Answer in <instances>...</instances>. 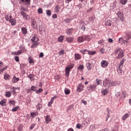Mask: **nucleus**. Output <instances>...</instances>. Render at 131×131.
Listing matches in <instances>:
<instances>
[{
	"mask_svg": "<svg viewBox=\"0 0 131 131\" xmlns=\"http://www.w3.org/2000/svg\"><path fill=\"white\" fill-rule=\"evenodd\" d=\"M31 90L33 91V92H35V91H36V86H32L31 87Z\"/></svg>",
	"mask_w": 131,
	"mask_h": 131,
	"instance_id": "57",
	"label": "nucleus"
},
{
	"mask_svg": "<svg viewBox=\"0 0 131 131\" xmlns=\"http://www.w3.org/2000/svg\"><path fill=\"white\" fill-rule=\"evenodd\" d=\"M73 67H74V65L70 64L66 68V76H69V73H70V71H71V69H72Z\"/></svg>",
	"mask_w": 131,
	"mask_h": 131,
	"instance_id": "3",
	"label": "nucleus"
},
{
	"mask_svg": "<svg viewBox=\"0 0 131 131\" xmlns=\"http://www.w3.org/2000/svg\"><path fill=\"white\" fill-rule=\"evenodd\" d=\"M43 90L42 89H39L38 90L36 91V94H39L40 93H42Z\"/></svg>",
	"mask_w": 131,
	"mask_h": 131,
	"instance_id": "53",
	"label": "nucleus"
},
{
	"mask_svg": "<svg viewBox=\"0 0 131 131\" xmlns=\"http://www.w3.org/2000/svg\"><path fill=\"white\" fill-rule=\"evenodd\" d=\"M8 67H5L4 68L0 69V74H2V72H4V70H7Z\"/></svg>",
	"mask_w": 131,
	"mask_h": 131,
	"instance_id": "43",
	"label": "nucleus"
},
{
	"mask_svg": "<svg viewBox=\"0 0 131 131\" xmlns=\"http://www.w3.org/2000/svg\"><path fill=\"white\" fill-rule=\"evenodd\" d=\"M86 66L88 70H92V68H93V64L90 62H87L86 63Z\"/></svg>",
	"mask_w": 131,
	"mask_h": 131,
	"instance_id": "18",
	"label": "nucleus"
},
{
	"mask_svg": "<svg viewBox=\"0 0 131 131\" xmlns=\"http://www.w3.org/2000/svg\"><path fill=\"white\" fill-rule=\"evenodd\" d=\"M9 104H11V105H15V102L14 100H10L9 101Z\"/></svg>",
	"mask_w": 131,
	"mask_h": 131,
	"instance_id": "59",
	"label": "nucleus"
},
{
	"mask_svg": "<svg viewBox=\"0 0 131 131\" xmlns=\"http://www.w3.org/2000/svg\"><path fill=\"white\" fill-rule=\"evenodd\" d=\"M117 15L118 19H120V20L122 21V22H123V21H124V17H123V13L120 11H119L117 13Z\"/></svg>",
	"mask_w": 131,
	"mask_h": 131,
	"instance_id": "4",
	"label": "nucleus"
},
{
	"mask_svg": "<svg viewBox=\"0 0 131 131\" xmlns=\"http://www.w3.org/2000/svg\"><path fill=\"white\" fill-rule=\"evenodd\" d=\"M20 51H22V53H26L27 50L25 48V46L23 45H20L19 48Z\"/></svg>",
	"mask_w": 131,
	"mask_h": 131,
	"instance_id": "16",
	"label": "nucleus"
},
{
	"mask_svg": "<svg viewBox=\"0 0 131 131\" xmlns=\"http://www.w3.org/2000/svg\"><path fill=\"white\" fill-rule=\"evenodd\" d=\"M51 120H52L51 119L50 116L47 115L45 117V121L47 124L49 123V122H50V121H51Z\"/></svg>",
	"mask_w": 131,
	"mask_h": 131,
	"instance_id": "23",
	"label": "nucleus"
},
{
	"mask_svg": "<svg viewBox=\"0 0 131 131\" xmlns=\"http://www.w3.org/2000/svg\"><path fill=\"white\" fill-rule=\"evenodd\" d=\"M9 77H10V75L8 74L4 75V79H6V80H7V79H9Z\"/></svg>",
	"mask_w": 131,
	"mask_h": 131,
	"instance_id": "58",
	"label": "nucleus"
},
{
	"mask_svg": "<svg viewBox=\"0 0 131 131\" xmlns=\"http://www.w3.org/2000/svg\"><path fill=\"white\" fill-rule=\"evenodd\" d=\"M117 72L119 74V75H122L124 74V70L123 69V68H119L117 69Z\"/></svg>",
	"mask_w": 131,
	"mask_h": 131,
	"instance_id": "8",
	"label": "nucleus"
},
{
	"mask_svg": "<svg viewBox=\"0 0 131 131\" xmlns=\"http://www.w3.org/2000/svg\"><path fill=\"white\" fill-rule=\"evenodd\" d=\"M64 94L65 95H69V94H70V90L66 88L64 89Z\"/></svg>",
	"mask_w": 131,
	"mask_h": 131,
	"instance_id": "35",
	"label": "nucleus"
},
{
	"mask_svg": "<svg viewBox=\"0 0 131 131\" xmlns=\"http://www.w3.org/2000/svg\"><path fill=\"white\" fill-rule=\"evenodd\" d=\"M9 22L11 23V24L12 26H15V25H16V19H15V18H13L12 15H10V19L9 20Z\"/></svg>",
	"mask_w": 131,
	"mask_h": 131,
	"instance_id": "10",
	"label": "nucleus"
},
{
	"mask_svg": "<svg viewBox=\"0 0 131 131\" xmlns=\"http://www.w3.org/2000/svg\"><path fill=\"white\" fill-rule=\"evenodd\" d=\"M96 81L97 85H100V83L102 82V80L96 79Z\"/></svg>",
	"mask_w": 131,
	"mask_h": 131,
	"instance_id": "50",
	"label": "nucleus"
},
{
	"mask_svg": "<svg viewBox=\"0 0 131 131\" xmlns=\"http://www.w3.org/2000/svg\"><path fill=\"white\" fill-rule=\"evenodd\" d=\"M129 41H127V40H124L122 38H120L119 39V43H124V45H127V42Z\"/></svg>",
	"mask_w": 131,
	"mask_h": 131,
	"instance_id": "12",
	"label": "nucleus"
},
{
	"mask_svg": "<svg viewBox=\"0 0 131 131\" xmlns=\"http://www.w3.org/2000/svg\"><path fill=\"white\" fill-rule=\"evenodd\" d=\"M121 5H125L127 3V0H120Z\"/></svg>",
	"mask_w": 131,
	"mask_h": 131,
	"instance_id": "42",
	"label": "nucleus"
},
{
	"mask_svg": "<svg viewBox=\"0 0 131 131\" xmlns=\"http://www.w3.org/2000/svg\"><path fill=\"white\" fill-rule=\"evenodd\" d=\"M28 61L30 64H32V63H33V59H31L30 56L28 58Z\"/></svg>",
	"mask_w": 131,
	"mask_h": 131,
	"instance_id": "52",
	"label": "nucleus"
},
{
	"mask_svg": "<svg viewBox=\"0 0 131 131\" xmlns=\"http://www.w3.org/2000/svg\"><path fill=\"white\" fill-rule=\"evenodd\" d=\"M20 14L21 15H22L23 18H24V19H26V20H30V17L28 16V14H27V13L24 12H21Z\"/></svg>",
	"mask_w": 131,
	"mask_h": 131,
	"instance_id": "9",
	"label": "nucleus"
},
{
	"mask_svg": "<svg viewBox=\"0 0 131 131\" xmlns=\"http://www.w3.org/2000/svg\"><path fill=\"white\" fill-rule=\"evenodd\" d=\"M32 27L34 29L37 28V24H36V21L34 19L32 20Z\"/></svg>",
	"mask_w": 131,
	"mask_h": 131,
	"instance_id": "17",
	"label": "nucleus"
},
{
	"mask_svg": "<svg viewBox=\"0 0 131 131\" xmlns=\"http://www.w3.org/2000/svg\"><path fill=\"white\" fill-rule=\"evenodd\" d=\"M129 117V115H128L127 114H125L122 117L123 120H125L127 118H128Z\"/></svg>",
	"mask_w": 131,
	"mask_h": 131,
	"instance_id": "38",
	"label": "nucleus"
},
{
	"mask_svg": "<svg viewBox=\"0 0 131 131\" xmlns=\"http://www.w3.org/2000/svg\"><path fill=\"white\" fill-rule=\"evenodd\" d=\"M38 42H33V43L32 44L31 48L32 49H35L37 48V46H38Z\"/></svg>",
	"mask_w": 131,
	"mask_h": 131,
	"instance_id": "20",
	"label": "nucleus"
},
{
	"mask_svg": "<svg viewBox=\"0 0 131 131\" xmlns=\"http://www.w3.org/2000/svg\"><path fill=\"white\" fill-rule=\"evenodd\" d=\"M57 98H58V97H57V96H54L53 98H51V100H50V102L53 103H54V101L55 100V99H57Z\"/></svg>",
	"mask_w": 131,
	"mask_h": 131,
	"instance_id": "46",
	"label": "nucleus"
},
{
	"mask_svg": "<svg viewBox=\"0 0 131 131\" xmlns=\"http://www.w3.org/2000/svg\"><path fill=\"white\" fill-rule=\"evenodd\" d=\"M28 77L30 78V80H34L35 76L33 74H29L28 76Z\"/></svg>",
	"mask_w": 131,
	"mask_h": 131,
	"instance_id": "30",
	"label": "nucleus"
},
{
	"mask_svg": "<svg viewBox=\"0 0 131 131\" xmlns=\"http://www.w3.org/2000/svg\"><path fill=\"white\" fill-rule=\"evenodd\" d=\"M99 52L101 54H104V53H105V49L104 48H101Z\"/></svg>",
	"mask_w": 131,
	"mask_h": 131,
	"instance_id": "49",
	"label": "nucleus"
},
{
	"mask_svg": "<svg viewBox=\"0 0 131 131\" xmlns=\"http://www.w3.org/2000/svg\"><path fill=\"white\" fill-rule=\"evenodd\" d=\"M31 0H19V4H21L25 6L30 5Z\"/></svg>",
	"mask_w": 131,
	"mask_h": 131,
	"instance_id": "6",
	"label": "nucleus"
},
{
	"mask_svg": "<svg viewBox=\"0 0 131 131\" xmlns=\"http://www.w3.org/2000/svg\"><path fill=\"white\" fill-rule=\"evenodd\" d=\"M31 40L32 42H38V41H39V39L37 37V36L34 35L31 38Z\"/></svg>",
	"mask_w": 131,
	"mask_h": 131,
	"instance_id": "13",
	"label": "nucleus"
},
{
	"mask_svg": "<svg viewBox=\"0 0 131 131\" xmlns=\"http://www.w3.org/2000/svg\"><path fill=\"white\" fill-rule=\"evenodd\" d=\"M73 39H74L73 37H67V42H72V41H73Z\"/></svg>",
	"mask_w": 131,
	"mask_h": 131,
	"instance_id": "26",
	"label": "nucleus"
},
{
	"mask_svg": "<svg viewBox=\"0 0 131 131\" xmlns=\"http://www.w3.org/2000/svg\"><path fill=\"white\" fill-rule=\"evenodd\" d=\"M57 98H58V97H57V96H54L53 98H51V100H50V102L53 103H54V101L55 100V99H57Z\"/></svg>",
	"mask_w": 131,
	"mask_h": 131,
	"instance_id": "45",
	"label": "nucleus"
},
{
	"mask_svg": "<svg viewBox=\"0 0 131 131\" xmlns=\"http://www.w3.org/2000/svg\"><path fill=\"white\" fill-rule=\"evenodd\" d=\"M5 19H6V21H9L11 19V15L9 16V15H6Z\"/></svg>",
	"mask_w": 131,
	"mask_h": 131,
	"instance_id": "44",
	"label": "nucleus"
},
{
	"mask_svg": "<svg viewBox=\"0 0 131 131\" xmlns=\"http://www.w3.org/2000/svg\"><path fill=\"white\" fill-rule=\"evenodd\" d=\"M26 11H27V9H26L23 6L20 7V14L21 12H26Z\"/></svg>",
	"mask_w": 131,
	"mask_h": 131,
	"instance_id": "36",
	"label": "nucleus"
},
{
	"mask_svg": "<svg viewBox=\"0 0 131 131\" xmlns=\"http://www.w3.org/2000/svg\"><path fill=\"white\" fill-rule=\"evenodd\" d=\"M115 55L116 59H122L124 57V52L121 48H118L115 50Z\"/></svg>",
	"mask_w": 131,
	"mask_h": 131,
	"instance_id": "2",
	"label": "nucleus"
},
{
	"mask_svg": "<svg viewBox=\"0 0 131 131\" xmlns=\"http://www.w3.org/2000/svg\"><path fill=\"white\" fill-rule=\"evenodd\" d=\"M22 50H19L18 51H15L14 52H12V55H15L16 56H19V55H21L22 54Z\"/></svg>",
	"mask_w": 131,
	"mask_h": 131,
	"instance_id": "21",
	"label": "nucleus"
},
{
	"mask_svg": "<svg viewBox=\"0 0 131 131\" xmlns=\"http://www.w3.org/2000/svg\"><path fill=\"white\" fill-rule=\"evenodd\" d=\"M21 32L23 33V34L25 35V34H26L27 33V29L25 27H23L21 28Z\"/></svg>",
	"mask_w": 131,
	"mask_h": 131,
	"instance_id": "27",
	"label": "nucleus"
},
{
	"mask_svg": "<svg viewBox=\"0 0 131 131\" xmlns=\"http://www.w3.org/2000/svg\"><path fill=\"white\" fill-rule=\"evenodd\" d=\"M46 14L47 16H51V15H52V12H51V10H46Z\"/></svg>",
	"mask_w": 131,
	"mask_h": 131,
	"instance_id": "48",
	"label": "nucleus"
},
{
	"mask_svg": "<svg viewBox=\"0 0 131 131\" xmlns=\"http://www.w3.org/2000/svg\"><path fill=\"white\" fill-rule=\"evenodd\" d=\"M5 104H6V101L5 100H1L0 101V105H1V106H2L3 107V106H6Z\"/></svg>",
	"mask_w": 131,
	"mask_h": 131,
	"instance_id": "47",
	"label": "nucleus"
},
{
	"mask_svg": "<svg viewBox=\"0 0 131 131\" xmlns=\"http://www.w3.org/2000/svg\"><path fill=\"white\" fill-rule=\"evenodd\" d=\"M95 54H96V51H88L89 55H95Z\"/></svg>",
	"mask_w": 131,
	"mask_h": 131,
	"instance_id": "51",
	"label": "nucleus"
},
{
	"mask_svg": "<svg viewBox=\"0 0 131 131\" xmlns=\"http://www.w3.org/2000/svg\"><path fill=\"white\" fill-rule=\"evenodd\" d=\"M84 40H86L87 41H90L92 38H91V36L90 35H85L84 37Z\"/></svg>",
	"mask_w": 131,
	"mask_h": 131,
	"instance_id": "29",
	"label": "nucleus"
},
{
	"mask_svg": "<svg viewBox=\"0 0 131 131\" xmlns=\"http://www.w3.org/2000/svg\"><path fill=\"white\" fill-rule=\"evenodd\" d=\"M5 96L6 97H7V98H10V97L12 96V93H11V92L8 91L6 93Z\"/></svg>",
	"mask_w": 131,
	"mask_h": 131,
	"instance_id": "34",
	"label": "nucleus"
},
{
	"mask_svg": "<svg viewBox=\"0 0 131 131\" xmlns=\"http://www.w3.org/2000/svg\"><path fill=\"white\" fill-rule=\"evenodd\" d=\"M59 10H60V7L59 6L57 5L55 7V11L57 13H59Z\"/></svg>",
	"mask_w": 131,
	"mask_h": 131,
	"instance_id": "55",
	"label": "nucleus"
},
{
	"mask_svg": "<svg viewBox=\"0 0 131 131\" xmlns=\"http://www.w3.org/2000/svg\"><path fill=\"white\" fill-rule=\"evenodd\" d=\"M75 60L77 61L78 60H80L81 59V55L78 54V53H76L75 54Z\"/></svg>",
	"mask_w": 131,
	"mask_h": 131,
	"instance_id": "15",
	"label": "nucleus"
},
{
	"mask_svg": "<svg viewBox=\"0 0 131 131\" xmlns=\"http://www.w3.org/2000/svg\"><path fill=\"white\" fill-rule=\"evenodd\" d=\"M77 69L78 70H79V71H81V70H83V69H84V67L83 65H80L78 66Z\"/></svg>",
	"mask_w": 131,
	"mask_h": 131,
	"instance_id": "33",
	"label": "nucleus"
},
{
	"mask_svg": "<svg viewBox=\"0 0 131 131\" xmlns=\"http://www.w3.org/2000/svg\"><path fill=\"white\" fill-rule=\"evenodd\" d=\"M42 107V105L40 104V103H38L37 105H36V108H37V110H40V109H41Z\"/></svg>",
	"mask_w": 131,
	"mask_h": 131,
	"instance_id": "40",
	"label": "nucleus"
},
{
	"mask_svg": "<svg viewBox=\"0 0 131 131\" xmlns=\"http://www.w3.org/2000/svg\"><path fill=\"white\" fill-rule=\"evenodd\" d=\"M125 96H126V92H125V91H123L121 96V99H124V98H125Z\"/></svg>",
	"mask_w": 131,
	"mask_h": 131,
	"instance_id": "39",
	"label": "nucleus"
},
{
	"mask_svg": "<svg viewBox=\"0 0 131 131\" xmlns=\"http://www.w3.org/2000/svg\"><path fill=\"white\" fill-rule=\"evenodd\" d=\"M19 79H19V78L16 77V76L13 77L12 78L13 83H16V82H17V81H19Z\"/></svg>",
	"mask_w": 131,
	"mask_h": 131,
	"instance_id": "28",
	"label": "nucleus"
},
{
	"mask_svg": "<svg viewBox=\"0 0 131 131\" xmlns=\"http://www.w3.org/2000/svg\"><path fill=\"white\" fill-rule=\"evenodd\" d=\"M81 29H82V30H83V31H85V26L83 25L81 27Z\"/></svg>",
	"mask_w": 131,
	"mask_h": 131,
	"instance_id": "62",
	"label": "nucleus"
},
{
	"mask_svg": "<svg viewBox=\"0 0 131 131\" xmlns=\"http://www.w3.org/2000/svg\"><path fill=\"white\" fill-rule=\"evenodd\" d=\"M59 55H64V50H61L59 53Z\"/></svg>",
	"mask_w": 131,
	"mask_h": 131,
	"instance_id": "64",
	"label": "nucleus"
},
{
	"mask_svg": "<svg viewBox=\"0 0 131 131\" xmlns=\"http://www.w3.org/2000/svg\"><path fill=\"white\" fill-rule=\"evenodd\" d=\"M42 8H39L38 9V14H42L43 13Z\"/></svg>",
	"mask_w": 131,
	"mask_h": 131,
	"instance_id": "56",
	"label": "nucleus"
},
{
	"mask_svg": "<svg viewBox=\"0 0 131 131\" xmlns=\"http://www.w3.org/2000/svg\"><path fill=\"white\" fill-rule=\"evenodd\" d=\"M103 86H105V88H110L111 86H116V85H117V82L107 79H105L103 80Z\"/></svg>",
	"mask_w": 131,
	"mask_h": 131,
	"instance_id": "1",
	"label": "nucleus"
},
{
	"mask_svg": "<svg viewBox=\"0 0 131 131\" xmlns=\"http://www.w3.org/2000/svg\"><path fill=\"white\" fill-rule=\"evenodd\" d=\"M100 65L102 68H106L109 65V63L106 60H103L101 61Z\"/></svg>",
	"mask_w": 131,
	"mask_h": 131,
	"instance_id": "5",
	"label": "nucleus"
},
{
	"mask_svg": "<svg viewBox=\"0 0 131 131\" xmlns=\"http://www.w3.org/2000/svg\"><path fill=\"white\" fill-rule=\"evenodd\" d=\"M76 127H77V128H78V129H80V128H81V124L78 123L76 125Z\"/></svg>",
	"mask_w": 131,
	"mask_h": 131,
	"instance_id": "60",
	"label": "nucleus"
},
{
	"mask_svg": "<svg viewBox=\"0 0 131 131\" xmlns=\"http://www.w3.org/2000/svg\"><path fill=\"white\" fill-rule=\"evenodd\" d=\"M81 102L84 104V105H86L88 104V102L84 100V99L81 100Z\"/></svg>",
	"mask_w": 131,
	"mask_h": 131,
	"instance_id": "61",
	"label": "nucleus"
},
{
	"mask_svg": "<svg viewBox=\"0 0 131 131\" xmlns=\"http://www.w3.org/2000/svg\"><path fill=\"white\" fill-rule=\"evenodd\" d=\"M66 32L67 34H68V35H69V34H71V33L73 32V28L68 29L66 30Z\"/></svg>",
	"mask_w": 131,
	"mask_h": 131,
	"instance_id": "24",
	"label": "nucleus"
},
{
	"mask_svg": "<svg viewBox=\"0 0 131 131\" xmlns=\"http://www.w3.org/2000/svg\"><path fill=\"white\" fill-rule=\"evenodd\" d=\"M37 113H31V115L32 116V117H35V116H37L38 115Z\"/></svg>",
	"mask_w": 131,
	"mask_h": 131,
	"instance_id": "54",
	"label": "nucleus"
},
{
	"mask_svg": "<svg viewBox=\"0 0 131 131\" xmlns=\"http://www.w3.org/2000/svg\"><path fill=\"white\" fill-rule=\"evenodd\" d=\"M105 24L106 26H111V21L110 20H106Z\"/></svg>",
	"mask_w": 131,
	"mask_h": 131,
	"instance_id": "37",
	"label": "nucleus"
},
{
	"mask_svg": "<svg viewBox=\"0 0 131 131\" xmlns=\"http://www.w3.org/2000/svg\"><path fill=\"white\" fill-rule=\"evenodd\" d=\"M109 92V90L107 88H106L105 89L103 90L101 93L102 95H103V96H106V95H107L108 94Z\"/></svg>",
	"mask_w": 131,
	"mask_h": 131,
	"instance_id": "22",
	"label": "nucleus"
},
{
	"mask_svg": "<svg viewBox=\"0 0 131 131\" xmlns=\"http://www.w3.org/2000/svg\"><path fill=\"white\" fill-rule=\"evenodd\" d=\"M63 40H64V36H60L58 39V41H60V42H62V41H63Z\"/></svg>",
	"mask_w": 131,
	"mask_h": 131,
	"instance_id": "41",
	"label": "nucleus"
},
{
	"mask_svg": "<svg viewBox=\"0 0 131 131\" xmlns=\"http://www.w3.org/2000/svg\"><path fill=\"white\" fill-rule=\"evenodd\" d=\"M20 109V106H17L15 107H13L12 110V112H16V111H17V110H19Z\"/></svg>",
	"mask_w": 131,
	"mask_h": 131,
	"instance_id": "32",
	"label": "nucleus"
},
{
	"mask_svg": "<svg viewBox=\"0 0 131 131\" xmlns=\"http://www.w3.org/2000/svg\"><path fill=\"white\" fill-rule=\"evenodd\" d=\"M80 53H81V54H82V55H85L86 53H88V54L89 53V50L86 49H84L83 50H80Z\"/></svg>",
	"mask_w": 131,
	"mask_h": 131,
	"instance_id": "31",
	"label": "nucleus"
},
{
	"mask_svg": "<svg viewBox=\"0 0 131 131\" xmlns=\"http://www.w3.org/2000/svg\"><path fill=\"white\" fill-rule=\"evenodd\" d=\"M77 41L80 43L81 42H83V41H84V37L83 36L78 37L77 38Z\"/></svg>",
	"mask_w": 131,
	"mask_h": 131,
	"instance_id": "19",
	"label": "nucleus"
},
{
	"mask_svg": "<svg viewBox=\"0 0 131 131\" xmlns=\"http://www.w3.org/2000/svg\"><path fill=\"white\" fill-rule=\"evenodd\" d=\"M84 88V86H83V85H82L81 83H79V85L77 86V92L78 93L82 92V91H83Z\"/></svg>",
	"mask_w": 131,
	"mask_h": 131,
	"instance_id": "7",
	"label": "nucleus"
},
{
	"mask_svg": "<svg viewBox=\"0 0 131 131\" xmlns=\"http://www.w3.org/2000/svg\"><path fill=\"white\" fill-rule=\"evenodd\" d=\"M124 61L125 59L124 58L122 59L121 61L120 62V64H119V68H120L121 67L123 68V64L124 63Z\"/></svg>",
	"mask_w": 131,
	"mask_h": 131,
	"instance_id": "25",
	"label": "nucleus"
},
{
	"mask_svg": "<svg viewBox=\"0 0 131 131\" xmlns=\"http://www.w3.org/2000/svg\"><path fill=\"white\" fill-rule=\"evenodd\" d=\"M14 60L15 61H16V62H19V57L18 56H15L14 57Z\"/></svg>",
	"mask_w": 131,
	"mask_h": 131,
	"instance_id": "63",
	"label": "nucleus"
},
{
	"mask_svg": "<svg viewBox=\"0 0 131 131\" xmlns=\"http://www.w3.org/2000/svg\"><path fill=\"white\" fill-rule=\"evenodd\" d=\"M96 88H97V85H93L89 86V88H87L88 91H91V92H93L94 90H96Z\"/></svg>",
	"mask_w": 131,
	"mask_h": 131,
	"instance_id": "14",
	"label": "nucleus"
},
{
	"mask_svg": "<svg viewBox=\"0 0 131 131\" xmlns=\"http://www.w3.org/2000/svg\"><path fill=\"white\" fill-rule=\"evenodd\" d=\"M131 38V33L130 32H128L126 33V35L125 36V39L128 41L129 39Z\"/></svg>",
	"mask_w": 131,
	"mask_h": 131,
	"instance_id": "11",
	"label": "nucleus"
}]
</instances>
